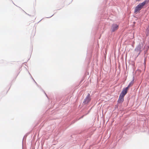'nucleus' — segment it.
I'll return each mask as SVG.
<instances>
[{
  "mask_svg": "<svg viewBox=\"0 0 149 149\" xmlns=\"http://www.w3.org/2000/svg\"><path fill=\"white\" fill-rule=\"evenodd\" d=\"M141 45H138L135 49V50L136 52H140L141 50Z\"/></svg>",
  "mask_w": 149,
  "mask_h": 149,
  "instance_id": "423d86ee",
  "label": "nucleus"
},
{
  "mask_svg": "<svg viewBox=\"0 0 149 149\" xmlns=\"http://www.w3.org/2000/svg\"><path fill=\"white\" fill-rule=\"evenodd\" d=\"M144 64L145 65L146 64V63H145V62H144Z\"/></svg>",
  "mask_w": 149,
  "mask_h": 149,
  "instance_id": "9d476101",
  "label": "nucleus"
},
{
  "mask_svg": "<svg viewBox=\"0 0 149 149\" xmlns=\"http://www.w3.org/2000/svg\"><path fill=\"white\" fill-rule=\"evenodd\" d=\"M146 32L148 34H149V25L146 29Z\"/></svg>",
  "mask_w": 149,
  "mask_h": 149,
  "instance_id": "6e6552de",
  "label": "nucleus"
},
{
  "mask_svg": "<svg viewBox=\"0 0 149 149\" xmlns=\"http://www.w3.org/2000/svg\"><path fill=\"white\" fill-rule=\"evenodd\" d=\"M118 28V25L116 24H113L111 28V29L112 32H114L115 31L117 30Z\"/></svg>",
  "mask_w": 149,
  "mask_h": 149,
  "instance_id": "f03ea898",
  "label": "nucleus"
},
{
  "mask_svg": "<svg viewBox=\"0 0 149 149\" xmlns=\"http://www.w3.org/2000/svg\"><path fill=\"white\" fill-rule=\"evenodd\" d=\"M128 90L127 88H124L122 92H121L120 95L124 97L125 95L127 93L128 91Z\"/></svg>",
  "mask_w": 149,
  "mask_h": 149,
  "instance_id": "7ed1b4c3",
  "label": "nucleus"
},
{
  "mask_svg": "<svg viewBox=\"0 0 149 149\" xmlns=\"http://www.w3.org/2000/svg\"><path fill=\"white\" fill-rule=\"evenodd\" d=\"M124 96L120 95L118 101V103H122L124 101Z\"/></svg>",
  "mask_w": 149,
  "mask_h": 149,
  "instance_id": "20e7f679",
  "label": "nucleus"
},
{
  "mask_svg": "<svg viewBox=\"0 0 149 149\" xmlns=\"http://www.w3.org/2000/svg\"><path fill=\"white\" fill-rule=\"evenodd\" d=\"M91 99L90 96V94H88L84 100V103L85 104L88 103L91 100Z\"/></svg>",
  "mask_w": 149,
  "mask_h": 149,
  "instance_id": "39448f33",
  "label": "nucleus"
},
{
  "mask_svg": "<svg viewBox=\"0 0 149 149\" xmlns=\"http://www.w3.org/2000/svg\"><path fill=\"white\" fill-rule=\"evenodd\" d=\"M133 85V83L132 82H131L130 83L129 85H128L127 87L126 88H127L129 89V88L132 86Z\"/></svg>",
  "mask_w": 149,
  "mask_h": 149,
  "instance_id": "0eeeda50",
  "label": "nucleus"
},
{
  "mask_svg": "<svg viewBox=\"0 0 149 149\" xmlns=\"http://www.w3.org/2000/svg\"><path fill=\"white\" fill-rule=\"evenodd\" d=\"M136 1H139L140 0H136Z\"/></svg>",
  "mask_w": 149,
  "mask_h": 149,
  "instance_id": "1a4fd4ad",
  "label": "nucleus"
},
{
  "mask_svg": "<svg viewBox=\"0 0 149 149\" xmlns=\"http://www.w3.org/2000/svg\"><path fill=\"white\" fill-rule=\"evenodd\" d=\"M148 2V1H145L138 4L134 8V13H136L141 10L145 4Z\"/></svg>",
  "mask_w": 149,
  "mask_h": 149,
  "instance_id": "f257e3e1",
  "label": "nucleus"
}]
</instances>
